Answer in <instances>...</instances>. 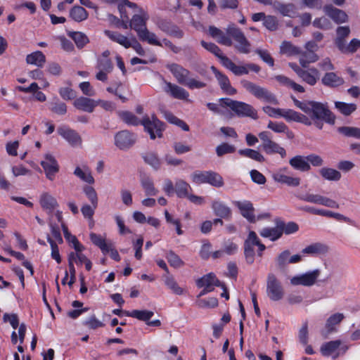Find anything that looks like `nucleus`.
Returning <instances> with one entry per match:
<instances>
[{"mask_svg": "<svg viewBox=\"0 0 360 360\" xmlns=\"http://www.w3.org/2000/svg\"><path fill=\"white\" fill-rule=\"evenodd\" d=\"M104 34L110 40L122 45L126 49H129L131 47L130 40L126 36L122 34L121 33L115 31L106 30L104 31Z\"/></svg>", "mask_w": 360, "mask_h": 360, "instance_id": "7c9ffc66", "label": "nucleus"}, {"mask_svg": "<svg viewBox=\"0 0 360 360\" xmlns=\"http://www.w3.org/2000/svg\"><path fill=\"white\" fill-rule=\"evenodd\" d=\"M196 285L201 288L205 287L214 290V287H224V283H221L214 273H209L199 278L196 281Z\"/></svg>", "mask_w": 360, "mask_h": 360, "instance_id": "aec40b11", "label": "nucleus"}, {"mask_svg": "<svg viewBox=\"0 0 360 360\" xmlns=\"http://www.w3.org/2000/svg\"><path fill=\"white\" fill-rule=\"evenodd\" d=\"M272 176L275 181L288 186L296 187L300 184V178L289 176L281 172H275Z\"/></svg>", "mask_w": 360, "mask_h": 360, "instance_id": "c756f323", "label": "nucleus"}, {"mask_svg": "<svg viewBox=\"0 0 360 360\" xmlns=\"http://www.w3.org/2000/svg\"><path fill=\"white\" fill-rule=\"evenodd\" d=\"M165 91L174 98L179 100H186L189 96L188 92L184 88L169 82H166Z\"/></svg>", "mask_w": 360, "mask_h": 360, "instance_id": "b1692460", "label": "nucleus"}, {"mask_svg": "<svg viewBox=\"0 0 360 360\" xmlns=\"http://www.w3.org/2000/svg\"><path fill=\"white\" fill-rule=\"evenodd\" d=\"M135 142L134 135L127 130L119 131L115 136V144L120 150L129 149Z\"/></svg>", "mask_w": 360, "mask_h": 360, "instance_id": "dca6fc26", "label": "nucleus"}, {"mask_svg": "<svg viewBox=\"0 0 360 360\" xmlns=\"http://www.w3.org/2000/svg\"><path fill=\"white\" fill-rule=\"evenodd\" d=\"M118 117L127 124L131 126L143 125L146 131H147L152 140L156 137L162 138L163 131L165 129V123L160 121L156 115H153L151 119L148 115H145L142 120H139L131 112L124 110L117 112Z\"/></svg>", "mask_w": 360, "mask_h": 360, "instance_id": "7ed1b4c3", "label": "nucleus"}, {"mask_svg": "<svg viewBox=\"0 0 360 360\" xmlns=\"http://www.w3.org/2000/svg\"><path fill=\"white\" fill-rule=\"evenodd\" d=\"M318 57L313 51L304 52L300 58V64L302 68H307L310 63L317 60Z\"/></svg>", "mask_w": 360, "mask_h": 360, "instance_id": "69168bd1", "label": "nucleus"}, {"mask_svg": "<svg viewBox=\"0 0 360 360\" xmlns=\"http://www.w3.org/2000/svg\"><path fill=\"white\" fill-rule=\"evenodd\" d=\"M238 154L245 158H248L256 162L262 163L265 162V158L258 150L251 148L239 149L238 151Z\"/></svg>", "mask_w": 360, "mask_h": 360, "instance_id": "e433bc0d", "label": "nucleus"}, {"mask_svg": "<svg viewBox=\"0 0 360 360\" xmlns=\"http://www.w3.org/2000/svg\"><path fill=\"white\" fill-rule=\"evenodd\" d=\"M167 68L171 72L177 82L188 87L189 89H202L207 84L195 78H191V72L177 63H172L167 65Z\"/></svg>", "mask_w": 360, "mask_h": 360, "instance_id": "20e7f679", "label": "nucleus"}, {"mask_svg": "<svg viewBox=\"0 0 360 360\" xmlns=\"http://www.w3.org/2000/svg\"><path fill=\"white\" fill-rule=\"evenodd\" d=\"M57 131L59 135L63 137L71 145H77L81 143V137L75 130L68 127L62 126L58 128Z\"/></svg>", "mask_w": 360, "mask_h": 360, "instance_id": "5701e85b", "label": "nucleus"}, {"mask_svg": "<svg viewBox=\"0 0 360 360\" xmlns=\"http://www.w3.org/2000/svg\"><path fill=\"white\" fill-rule=\"evenodd\" d=\"M236 151V147L227 143H222L216 148V153L219 157L226 154L233 153Z\"/></svg>", "mask_w": 360, "mask_h": 360, "instance_id": "338daca9", "label": "nucleus"}, {"mask_svg": "<svg viewBox=\"0 0 360 360\" xmlns=\"http://www.w3.org/2000/svg\"><path fill=\"white\" fill-rule=\"evenodd\" d=\"M335 106L338 111L345 116H349L356 110V105L354 103H347L342 101H335Z\"/></svg>", "mask_w": 360, "mask_h": 360, "instance_id": "09e8293b", "label": "nucleus"}, {"mask_svg": "<svg viewBox=\"0 0 360 360\" xmlns=\"http://www.w3.org/2000/svg\"><path fill=\"white\" fill-rule=\"evenodd\" d=\"M191 190L190 185L184 180H177L175 183V192L180 198H185L189 194L188 191Z\"/></svg>", "mask_w": 360, "mask_h": 360, "instance_id": "de8ad7c7", "label": "nucleus"}, {"mask_svg": "<svg viewBox=\"0 0 360 360\" xmlns=\"http://www.w3.org/2000/svg\"><path fill=\"white\" fill-rule=\"evenodd\" d=\"M84 192L94 208L98 206V195L92 186H86L84 187Z\"/></svg>", "mask_w": 360, "mask_h": 360, "instance_id": "774afa93", "label": "nucleus"}, {"mask_svg": "<svg viewBox=\"0 0 360 360\" xmlns=\"http://www.w3.org/2000/svg\"><path fill=\"white\" fill-rule=\"evenodd\" d=\"M350 32L349 26H339L337 27L334 44L338 49L347 42L346 39L349 37Z\"/></svg>", "mask_w": 360, "mask_h": 360, "instance_id": "473e14b6", "label": "nucleus"}, {"mask_svg": "<svg viewBox=\"0 0 360 360\" xmlns=\"http://www.w3.org/2000/svg\"><path fill=\"white\" fill-rule=\"evenodd\" d=\"M122 84L120 82L116 84L115 86H108L106 88V91L115 96H117L122 103H125L128 101V98L123 95Z\"/></svg>", "mask_w": 360, "mask_h": 360, "instance_id": "e2e57ef3", "label": "nucleus"}, {"mask_svg": "<svg viewBox=\"0 0 360 360\" xmlns=\"http://www.w3.org/2000/svg\"><path fill=\"white\" fill-rule=\"evenodd\" d=\"M278 221L281 231H282V235L283 233L286 235L292 234L299 230L298 224L294 221H289L285 223V221L280 219H278Z\"/></svg>", "mask_w": 360, "mask_h": 360, "instance_id": "5fc2aeb1", "label": "nucleus"}, {"mask_svg": "<svg viewBox=\"0 0 360 360\" xmlns=\"http://www.w3.org/2000/svg\"><path fill=\"white\" fill-rule=\"evenodd\" d=\"M138 37L141 41H146L150 45L162 46V42L157 39L156 34L150 32L148 29L141 32V34Z\"/></svg>", "mask_w": 360, "mask_h": 360, "instance_id": "49530a36", "label": "nucleus"}, {"mask_svg": "<svg viewBox=\"0 0 360 360\" xmlns=\"http://www.w3.org/2000/svg\"><path fill=\"white\" fill-rule=\"evenodd\" d=\"M210 170L209 171H199L193 172L191 175V179L193 183L196 184H207Z\"/></svg>", "mask_w": 360, "mask_h": 360, "instance_id": "bf43d9fd", "label": "nucleus"}, {"mask_svg": "<svg viewBox=\"0 0 360 360\" xmlns=\"http://www.w3.org/2000/svg\"><path fill=\"white\" fill-rule=\"evenodd\" d=\"M209 34L221 45L231 46L233 45L232 39L236 44L235 49L240 53L248 54L251 51V44L245 36L243 31L237 27L234 23L228 25L224 33L219 28L211 25L208 29Z\"/></svg>", "mask_w": 360, "mask_h": 360, "instance_id": "f257e3e1", "label": "nucleus"}, {"mask_svg": "<svg viewBox=\"0 0 360 360\" xmlns=\"http://www.w3.org/2000/svg\"><path fill=\"white\" fill-rule=\"evenodd\" d=\"M219 102L222 107H229L239 117H248L254 120L258 118L257 110L248 103L233 101L229 98H221Z\"/></svg>", "mask_w": 360, "mask_h": 360, "instance_id": "423d86ee", "label": "nucleus"}, {"mask_svg": "<svg viewBox=\"0 0 360 360\" xmlns=\"http://www.w3.org/2000/svg\"><path fill=\"white\" fill-rule=\"evenodd\" d=\"M255 246L258 247L257 255L262 257L263 252L266 250V246L261 242L256 233L253 231H250L244 241L243 245L245 262L248 264H252L255 262Z\"/></svg>", "mask_w": 360, "mask_h": 360, "instance_id": "0eeeda50", "label": "nucleus"}, {"mask_svg": "<svg viewBox=\"0 0 360 360\" xmlns=\"http://www.w3.org/2000/svg\"><path fill=\"white\" fill-rule=\"evenodd\" d=\"M60 170L57 160L51 155L46 154V179L53 181Z\"/></svg>", "mask_w": 360, "mask_h": 360, "instance_id": "c85d7f7f", "label": "nucleus"}, {"mask_svg": "<svg viewBox=\"0 0 360 360\" xmlns=\"http://www.w3.org/2000/svg\"><path fill=\"white\" fill-rule=\"evenodd\" d=\"M360 48V39H352L350 42H347L338 49L342 53L349 54L355 53Z\"/></svg>", "mask_w": 360, "mask_h": 360, "instance_id": "6e6d98bb", "label": "nucleus"}, {"mask_svg": "<svg viewBox=\"0 0 360 360\" xmlns=\"http://www.w3.org/2000/svg\"><path fill=\"white\" fill-rule=\"evenodd\" d=\"M298 198L304 202L321 205L330 208H339V204L335 200L319 194L307 193Z\"/></svg>", "mask_w": 360, "mask_h": 360, "instance_id": "ddd939ff", "label": "nucleus"}, {"mask_svg": "<svg viewBox=\"0 0 360 360\" xmlns=\"http://www.w3.org/2000/svg\"><path fill=\"white\" fill-rule=\"evenodd\" d=\"M73 174L77 177H78L82 181L86 183H88L89 184H93L94 183V179L91 175L89 169L86 166H84L83 168L80 167H77Z\"/></svg>", "mask_w": 360, "mask_h": 360, "instance_id": "79ce46f5", "label": "nucleus"}, {"mask_svg": "<svg viewBox=\"0 0 360 360\" xmlns=\"http://www.w3.org/2000/svg\"><path fill=\"white\" fill-rule=\"evenodd\" d=\"M89 238L92 243L99 248L103 255L108 254L110 243L107 242L105 237L100 234L91 233Z\"/></svg>", "mask_w": 360, "mask_h": 360, "instance_id": "2f4dec72", "label": "nucleus"}, {"mask_svg": "<svg viewBox=\"0 0 360 360\" xmlns=\"http://www.w3.org/2000/svg\"><path fill=\"white\" fill-rule=\"evenodd\" d=\"M207 182L208 184L216 188H221L224 184L223 177L219 173L212 170H210Z\"/></svg>", "mask_w": 360, "mask_h": 360, "instance_id": "052dcab7", "label": "nucleus"}, {"mask_svg": "<svg viewBox=\"0 0 360 360\" xmlns=\"http://www.w3.org/2000/svg\"><path fill=\"white\" fill-rule=\"evenodd\" d=\"M124 314L127 316L135 318L139 321L148 322L154 315L153 311L149 310H138L124 311Z\"/></svg>", "mask_w": 360, "mask_h": 360, "instance_id": "72a5a7b5", "label": "nucleus"}, {"mask_svg": "<svg viewBox=\"0 0 360 360\" xmlns=\"http://www.w3.org/2000/svg\"><path fill=\"white\" fill-rule=\"evenodd\" d=\"M75 107L87 112H92L97 105V102L91 98L81 96L74 101Z\"/></svg>", "mask_w": 360, "mask_h": 360, "instance_id": "393cba45", "label": "nucleus"}, {"mask_svg": "<svg viewBox=\"0 0 360 360\" xmlns=\"http://www.w3.org/2000/svg\"><path fill=\"white\" fill-rule=\"evenodd\" d=\"M320 274L319 269H314L311 271L297 275L290 279V283L293 285L311 286L316 283Z\"/></svg>", "mask_w": 360, "mask_h": 360, "instance_id": "f8f14e48", "label": "nucleus"}, {"mask_svg": "<svg viewBox=\"0 0 360 360\" xmlns=\"http://www.w3.org/2000/svg\"><path fill=\"white\" fill-rule=\"evenodd\" d=\"M240 84L247 91L257 99L273 105H278L279 103L276 95L267 89L262 87L247 79L241 80Z\"/></svg>", "mask_w": 360, "mask_h": 360, "instance_id": "6e6552de", "label": "nucleus"}, {"mask_svg": "<svg viewBox=\"0 0 360 360\" xmlns=\"http://www.w3.org/2000/svg\"><path fill=\"white\" fill-rule=\"evenodd\" d=\"M141 157L146 164L150 165L156 171L160 169L162 163L160 159L155 153H145L141 155Z\"/></svg>", "mask_w": 360, "mask_h": 360, "instance_id": "a19ab883", "label": "nucleus"}, {"mask_svg": "<svg viewBox=\"0 0 360 360\" xmlns=\"http://www.w3.org/2000/svg\"><path fill=\"white\" fill-rule=\"evenodd\" d=\"M26 61L28 64L42 67L45 61V56L41 51H35L27 56Z\"/></svg>", "mask_w": 360, "mask_h": 360, "instance_id": "603ef678", "label": "nucleus"}, {"mask_svg": "<svg viewBox=\"0 0 360 360\" xmlns=\"http://www.w3.org/2000/svg\"><path fill=\"white\" fill-rule=\"evenodd\" d=\"M276 227H265L259 231V235L263 238H269L271 241H276L282 237V231L279 227L278 219L276 221Z\"/></svg>", "mask_w": 360, "mask_h": 360, "instance_id": "cd10ccee", "label": "nucleus"}, {"mask_svg": "<svg viewBox=\"0 0 360 360\" xmlns=\"http://www.w3.org/2000/svg\"><path fill=\"white\" fill-rule=\"evenodd\" d=\"M155 24L161 31L170 37L181 39L184 36V31L169 19L158 18Z\"/></svg>", "mask_w": 360, "mask_h": 360, "instance_id": "9b49d317", "label": "nucleus"}, {"mask_svg": "<svg viewBox=\"0 0 360 360\" xmlns=\"http://www.w3.org/2000/svg\"><path fill=\"white\" fill-rule=\"evenodd\" d=\"M319 174L324 179L331 181H338L342 177L340 171L330 167H322L319 170Z\"/></svg>", "mask_w": 360, "mask_h": 360, "instance_id": "4c0bfd02", "label": "nucleus"}, {"mask_svg": "<svg viewBox=\"0 0 360 360\" xmlns=\"http://www.w3.org/2000/svg\"><path fill=\"white\" fill-rule=\"evenodd\" d=\"M345 318V316L342 313H335L327 319L326 323V328L329 332H332L335 330V326L339 324Z\"/></svg>", "mask_w": 360, "mask_h": 360, "instance_id": "13d9d810", "label": "nucleus"}, {"mask_svg": "<svg viewBox=\"0 0 360 360\" xmlns=\"http://www.w3.org/2000/svg\"><path fill=\"white\" fill-rule=\"evenodd\" d=\"M210 69L214 75L223 93L229 96L235 95L237 93V90L231 86L229 77L225 74L220 72L214 66H211Z\"/></svg>", "mask_w": 360, "mask_h": 360, "instance_id": "2eb2a0df", "label": "nucleus"}, {"mask_svg": "<svg viewBox=\"0 0 360 360\" xmlns=\"http://www.w3.org/2000/svg\"><path fill=\"white\" fill-rule=\"evenodd\" d=\"M56 218L59 223H60L61 228L63 231L64 237L65 240L72 245L73 248L76 252H82L84 249V247L82 244L79 241L77 237L74 235H72L68 230V226L63 221V215L62 212L58 210L55 214Z\"/></svg>", "mask_w": 360, "mask_h": 360, "instance_id": "4468645a", "label": "nucleus"}, {"mask_svg": "<svg viewBox=\"0 0 360 360\" xmlns=\"http://www.w3.org/2000/svg\"><path fill=\"white\" fill-rule=\"evenodd\" d=\"M68 36L79 49H83L89 42L88 37L82 32H70Z\"/></svg>", "mask_w": 360, "mask_h": 360, "instance_id": "a18cd8bd", "label": "nucleus"}, {"mask_svg": "<svg viewBox=\"0 0 360 360\" xmlns=\"http://www.w3.org/2000/svg\"><path fill=\"white\" fill-rule=\"evenodd\" d=\"M338 131L347 137H354L360 139V128L354 127H340Z\"/></svg>", "mask_w": 360, "mask_h": 360, "instance_id": "680f3d73", "label": "nucleus"}, {"mask_svg": "<svg viewBox=\"0 0 360 360\" xmlns=\"http://www.w3.org/2000/svg\"><path fill=\"white\" fill-rule=\"evenodd\" d=\"M341 345L340 340H332L323 344L321 347V352L323 356H328L337 350Z\"/></svg>", "mask_w": 360, "mask_h": 360, "instance_id": "3c124183", "label": "nucleus"}, {"mask_svg": "<svg viewBox=\"0 0 360 360\" xmlns=\"http://www.w3.org/2000/svg\"><path fill=\"white\" fill-rule=\"evenodd\" d=\"M141 184L146 195L153 196L158 193V190L154 186L153 181L148 176H144L141 179Z\"/></svg>", "mask_w": 360, "mask_h": 360, "instance_id": "8fccbe9b", "label": "nucleus"}, {"mask_svg": "<svg viewBox=\"0 0 360 360\" xmlns=\"http://www.w3.org/2000/svg\"><path fill=\"white\" fill-rule=\"evenodd\" d=\"M295 73L305 83L310 86H314L319 79V71L315 68H310L307 70L297 67Z\"/></svg>", "mask_w": 360, "mask_h": 360, "instance_id": "f3484780", "label": "nucleus"}, {"mask_svg": "<svg viewBox=\"0 0 360 360\" xmlns=\"http://www.w3.org/2000/svg\"><path fill=\"white\" fill-rule=\"evenodd\" d=\"M200 44L204 49L217 57L222 65L224 63V58H228L226 56L224 55L221 49L212 42H206L204 40H202L200 41Z\"/></svg>", "mask_w": 360, "mask_h": 360, "instance_id": "58836bf2", "label": "nucleus"}, {"mask_svg": "<svg viewBox=\"0 0 360 360\" xmlns=\"http://www.w3.org/2000/svg\"><path fill=\"white\" fill-rule=\"evenodd\" d=\"M275 79L281 85L292 89L295 91L299 93H304L305 91L304 88L302 85L297 84L286 76L276 75Z\"/></svg>", "mask_w": 360, "mask_h": 360, "instance_id": "c9c22d12", "label": "nucleus"}, {"mask_svg": "<svg viewBox=\"0 0 360 360\" xmlns=\"http://www.w3.org/2000/svg\"><path fill=\"white\" fill-rule=\"evenodd\" d=\"M275 8L279 11L283 15L293 18L296 15V8L292 4H282L276 2L274 4Z\"/></svg>", "mask_w": 360, "mask_h": 360, "instance_id": "ea45409f", "label": "nucleus"}, {"mask_svg": "<svg viewBox=\"0 0 360 360\" xmlns=\"http://www.w3.org/2000/svg\"><path fill=\"white\" fill-rule=\"evenodd\" d=\"M263 150L268 155L279 154L282 158L286 156V151L275 141H269L265 146H262Z\"/></svg>", "mask_w": 360, "mask_h": 360, "instance_id": "f704fd0d", "label": "nucleus"}, {"mask_svg": "<svg viewBox=\"0 0 360 360\" xmlns=\"http://www.w3.org/2000/svg\"><path fill=\"white\" fill-rule=\"evenodd\" d=\"M165 283L176 295H180L183 294V288L179 286L178 283L172 276H167L165 278Z\"/></svg>", "mask_w": 360, "mask_h": 360, "instance_id": "0e129e2a", "label": "nucleus"}, {"mask_svg": "<svg viewBox=\"0 0 360 360\" xmlns=\"http://www.w3.org/2000/svg\"><path fill=\"white\" fill-rule=\"evenodd\" d=\"M166 259L169 265L174 268L178 269L184 266V262L173 250L167 252Z\"/></svg>", "mask_w": 360, "mask_h": 360, "instance_id": "4d7b16f0", "label": "nucleus"}, {"mask_svg": "<svg viewBox=\"0 0 360 360\" xmlns=\"http://www.w3.org/2000/svg\"><path fill=\"white\" fill-rule=\"evenodd\" d=\"M324 13L330 18L336 24H342L348 21L347 13L339 8L334 7L331 4L323 6Z\"/></svg>", "mask_w": 360, "mask_h": 360, "instance_id": "6ab92c4d", "label": "nucleus"}, {"mask_svg": "<svg viewBox=\"0 0 360 360\" xmlns=\"http://www.w3.org/2000/svg\"><path fill=\"white\" fill-rule=\"evenodd\" d=\"M289 164L294 169L300 172H308L311 169L307 156L295 155L289 160Z\"/></svg>", "mask_w": 360, "mask_h": 360, "instance_id": "bb28decb", "label": "nucleus"}, {"mask_svg": "<svg viewBox=\"0 0 360 360\" xmlns=\"http://www.w3.org/2000/svg\"><path fill=\"white\" fill-rule=\"evenodd\" d=\"M266 294L272 301H279L284 296L283 288L274 274H269L266 281Z\"/></svg>", "mask_w": 360, "mask_h": 360, "instance_id": "1a4fd4ad", "label": "nucleus"}, {"mask_svg": "<svg viewBox=\"0 0 360 360\" xmlns=\"http://www.w3.org/2000/svg\"><path fill=\"white\" fill-rule=\"evenodd\" d=\"M262 110L271 117H283L288 122H295L302 123L306 126L311 125V122L307 115L292 109L275 108L266 105L264 106Z\"/></svg>", "mask_w": 360, "mask_h": 360, "instance_id": "39448f33", "label": "nucleus"}, {"mask_svg": "<svg viewBox=\"0 0 360 360\" xmlns=\"http://www.w3.org/2000/svg\"><path fill=\"white\" fill-rule=\"evenodd\" d=\"M328 250V248L327 245L320 243H316L307 246L302 252L303 254L320 255L327 253Z\"/></svg>", "mask_w": 360, "mask_h": 360, "instance_id": "37998d69", "label": "nucleus"}, {"mask_svg": "<svg viewBox=\"0 0 360 360\" xmlns=\"http://www.w3.org/2000/svg\"><path fill=\"white\" fill-rule=\"evenodd\" d=\"M233 204L239 210L240 214L250 223H255L256 221L255 208L250 201H235Z\"/></svg>", "mask_w": 360, "mask_h": 360, "instance_id": "a211bd4d", "label": "nucleus"}, {"mask_svg": "<svg viewBox=\"0 0 360 360\" xmlns=\"http://www.w3.org/2000/svg\"><path fill=\"white\" fill-rule=\"evenodd\" d=\"M280 52L289 56L298 55L300 53V48L294 46L291 42L284 41L280 46Z\"/></svg>", "mask_w": 360, "mask_h": 360, "instance_id": "864d4df0", "label": "nucleus"}, {"mask_svg": "<svg viewBox=\"0 0 360 360\" xmlns=\"http://www.w3.org/2000/svg\"><path fill=\"white\" fill-rule=\"evenodd\" d=\"M148 18V15L145 12H142L140 15L136 14L133 15L129 22V27L136 31L138 37L141 34V32L147 29L146 21Z\"/></svg>", "mask_w": 360, "mask_h": 360, "instance_id": "412c9836", "label": "nucleus"}, {"mask_svg": "<svg viewBox=\"0 0 360 360\" xmlns=\"http://www.w3.org/2000/svg\"><path fill=\"white\" fill-rule=\"evenodd\" d=\"M322 84L328 87L336 88L342 86L345 81L344 79L338 76L335 72H326L321 79Z\"/></svg>", "mask_w": 360, "mask_h": 360, "instance_id": "a878e982", "label": "nucleus"}, {"mask_svg": "<svg viewBox=\"0 0 360 360\" xmlns=\"http://www.w3.org/2000/svg\"><path fill=\"white\" fill-rule=\"evenodd\" d=\"M212 209L214 215L223 218L225 220H230L232 217L231 209L224 202L220 200H214L212 202Z\"/></svg>", "mask_w": 360, "mask_h": 360, "instance_id": "4be33fe9", "label": "nucleus"}, {"mask_svg": "<svg viewBox=\"0 0 360 360\" xmlns=\"http://www.w3.org/2000/svg\"><path fill=\"white\" fill-rule=\"evenodd\" d=\"M224 63L222 65L231 70L236 76L248 75L250 70L257 73L260 71V67L255 63L236 65L229 58H224Z\"/></svg>", "mask_w": 360, "mask_h": 360, "instance_id": "9d476101", "label": "nucleus"}, {"mask_svg": "<svg viewBox=\"0 0 360 360\" xmlns=\"http://www.w3.org/2000/svg\"><path fill=\"white\" fill-rule=\"evenodd\" d=\"M88 12L80 6H75L70 11V17L76 22H82L87 19Z\"/></svg>", "mask_w": 360, "mask_h": 360, "instance_id": "c03bdc74", "label": "nucleus"}, {"mask_svg": "<svg viewBox=\"0 0 360 360\" xmlns=\"http://www.w3.org/2000/svg\"><path fill=\"white\" fill-rule=\"evenodd\" d=\"M291 98L297 108L309 116L308 118L310 121H314V124L318 129L323 128L322 121L330 124L335 123V116L326 105L314 101H300L293 96H291ZM311 122L312 123V122Z\"/></svg>", "mask_w": 360, "mask_h": 360, "instance_id": "f03ea898", "label": "nucleus"}]
</instances>
